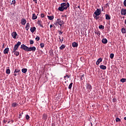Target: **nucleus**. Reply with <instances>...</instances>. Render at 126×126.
<instances>
[{
  "label": "nucleus",
  "instance_id": "f257e3e1",
  "mask_svg": "<svg viewBox=\"0 0 126 126\" xmlns=\"http://www.w3.org/2000/svg\"><path fill=\"white\" fill-rule=\"evenodd\" d=\"M69 7V3H62L61 4V6L58 8V10L60 11H63L64 10L67 9V8Z\"/></svg>",
  "mask_w": 126,
  "mask_h": 126
},
{
  "label": "nucleus",
  "instance_id": "f03ea898",
  "mask_svg": "<svg viewBox=\"0 0 126 126\" xmlns=\"http://www.w3.org/2000/svg\"><path fill=\"white\" fill-rule=\"evenodd\" d=\"M21 49H23L24 51H26L27 52H29V47L25 45V44H22L21 45Z\"/></svg>",
  "mask_w": 126,
  "mask_h": 126
},
{
  "label": "nucleus",
  "instance_id": "7ed1b4c3",
  "mask_svg": "<svg viewBox=\"0 0 126 126\" xmlns=\"http://www.w3.org/2000/svg\"><path fill=\"white\" fill-rule=\"evenodd\" d=\"M21 49H23L24 51H26L27 52H29V47L25 45V44H22L21 45Z\"/></svg>",
  "mask_w": 126,
  "mask_h": 126
},
{
  "label": "nucleus",
  "instance_id": "20e7f679",
  "mask_svg": "<svg viewBox=\"0 0 126 126\" xmlns=\"http://www.w3.org/2000/svg\"><path fill=\"white\" fill-rule=\"evenodd\" d=\"M58 24H59V25H60L61 27H62L63 24H64V22H63V21H62L61 20V19H57V22L55 24V25H57Z\"/></svg>",
  "mask_w": 126,
  "mask_h": 126
},
{
  "label": "nucleus",
  "instance_id": "39448f33",
  "mask_svg": "<svg viewBox=\"0 0 126 126\" xmlns=\"http://www.w3.org/2000/svg\"><path fill=\"white\" fill-rule=\"evenodd\" d=\"M93 14L96 15V16H99L101 14V9L97 8Z\"/></svg>",
  "mask_w": 126,
  "mask_h": 126
},
{
  "label": "nucleus",
  "instance_id": "423d86ee",
  "mask_svg": "<svg viewBox=\"0 0 126 126\" xmlns=\"http://www.w3.org/2000/svg\"><path fill=\"white\" fill-rule=\"evenodd\" d=\"M86 87L88 90H90V91H91V90H92V87L91 86V85H90V84L89 83L86 84Z\"/></svg>",
  "mask_w": 126,
  "mask_h": 126
},
{
  "label": "nucleus",
  "instance_id": "0eeeda50",
  "mask_svg": "<svg viewBox=\"0 0 126 126\" xmlns=\"http://www.w3.org/2000/svg\"><path fill=\"white\" fill-rule=\"evenodd\" d=\"M121 15H126V9L122 8L121 11Z\"/></svg>",
  "mask_w": 126,
  "mask_h": 126
},
{
  "label": "nucleus",
  "instance_id": "6e6552de",
  "mask_svg": "<svg viewBox=\"0 0 126 126\" xmlns=\"http://www.w3.org/2000/svg\"><path fill=\"white\" fill-rule=\"evenodd\" d=\"M31 51L35 52L36 51V47L34 46L29 47V52H31Z\"/></svg>",
  "mask_w": 126,
  "mask_h": 126
},
{
  "label": "nucleus",
  "instance_id": "1a4fd4ad",
  "mask_svg": "<svg viewBox=\"0 0 126 126\" xmlns=\"http://www.w3.org/2000/svg\"><path fill=\"white\" fill-rule=\"evenodd\" d=\"M11 36L13 39H16V36H17V33L16 32H14L11 33Z\"/></svg>",
  "mask_w": 126,
  "mask_h": 126
},
{
  "label": "nucleus",
  "instance_id": "9d476101",
  "mask_svg": "<svg viewBox=\"0 0 126 126\" xmlns=\"http://www.w3.org/2000/svg\"><path fill=\"white\" fill-rule=\"evenodd\" d=\"M37 24L39 25V26L41 27V28H44V26H43V23L42 22V21L38 20L37 21Z\"/></svg>",
  "mask_w": 126,
  "mask_h": 126
},
{
  "label": "nucleus",
  "instance_id": "9b49d317",
  "mask_svg": "<svg viewBox=\"0 0 126 126\" xmlns=\"http://www.w3.org/2000/svg\"><path fill=\"white\" fill-rule=\"evenodd\" d=\"M21 23L22 25H25L26 24V20L24 18H23L21 20Z\"/></svg>",
  "mask_w": 126,
  "mask_h": 126
},
{
  "label": "nucleus",
  "instance_id": "f8f14e48",
  "mask_svg": "<svg viewBox=\"0 0 126 126\" xmlns=\"http://www.w3.org/2000/svg\"><path fill=\"white\" fill-rule=\"evenodd\" d=\"M72 46L73 48H77V47H78V43L74 42L72 43Z\"/></svg>",
  "mask_w": 126,
  "mask_h": 126
},
{
  "label": "nucleus",
  "instance_id": "ddd939ff",
  "mask_svg": "<svg viewBox=\"0 0 126 126\" xmlns=\"http://www.w3.org/2000/svg\"><path fill=\"white\" fill-rule=\"evenodd\" d=\"M42 119L44 121H46L48 119V115L46 113H44L42 115Z\"/></svg>",
  "mask_w": 126,
  "mask_h": 126
},
{
  "label": "nucleus",
  "instance_id": "4468645a",
  "mask_svg": "<svg viewBox=\"0 0 126 126\" xmlns=\"http://www.w3.org/2000/svg\"><path fill=\"white\" fill-rule=\"evenodd\" d=\"M102 61H103L102 58H100L99 59H98L96 63V65H98V64H100V63H101Z\"/></svg>",
  "mask_w": 126,
  "mask_h": 126
},
{
  "label": "nucleus",
  "instance_id": "2eb2a0df",
  "mask_svg": "<svg viewBox=\"0 0 126 126\" xmlns=\"http://www.w3.org/2000/svg\"><path fill=\"white\" fill-rule=\"evenodd\" d=\"M19 71H20V70L19 69H15L14 72V76H16V75H17V73L19 72Z\"/></svg>",
  "mask_w": 126,
  "mask_h": 126
},
{
  "label": "nucleus",
  "instance_id": "dca6fc26",
  "mask_svg": "<svg viewBox=\"0 0 126 126\" xmlns=\"http://www.w3.org/2000/svg\"><path fill=\"white\" fill-rule=\"evenodd\" d=\"M37 18H38V17L36 15V14H32V20H35V19H37Z\"/></svg>",
  "mask_w": 126,
  "mask_h": 126
},
{
  "label": "nucleus",
  "instance_id": "f3484780",
  "mask_svg": "<svg viewBox=\"0 0 126 126\" xmlns=\"http://www.w3.org/2000/svg\"><path fill=\"white\" fill-rule=\"evenodd\" d=\"M8 52H9V48L8 47L5 48L3 51L4 54H8Z\"/></svg>",
  "mask_w": 126,
  "mask_h": 126
},
{
  "label": "nucleus",
  "instance_id": "a211bd4d",
  "mask_svg": "<svg viewBox=\"0 0 126 126\" xmlns=\"http://www.w3.org/2000/svg\"><path fill=\"white\" fill-rule=\"evenodd\" d=\"M99 67L101 69H103V70L107 69V67L104 65H100Z\"/></svg>",
  "mask_w": 126,
  "mask_h": 126
},
{
  "label": "nucleus",
  "instance_id": "6ab92c4d",
  "mask_svg": "<svg viewBox=\"0 0 126 126\" xmlns=\"http://www.w3.org/2000/svg\"><path fill=\"white\" fill-rule=\"evenodd\" d=\"M105 19H106V20H110V19H111V16L109 14H105Z\"/></svg>",
  "mask_w": 126,
  "mask_h": 126
},
{
  "label": "nucleus",
  "instance_id": "aec40b11",
  "mask_svg": "<svg viewBox=\"0 0 126 126\" xmlns=\"http://www.w3.org/2000/svg\"><path fill=\"white\" fill-rule=\"evenodd\" d=\"M31 32H32V33H33L35 32V31H36V28L35 27L31 28Z\"/></svg>",
  "mask_w": 126,
  "mask_h": 126
},
{
  "label": "nucleus",
  "instance_id": "412c9836",
  "mask_svg": "<svg viewBox=\"0 0 126 126\" xmlns=\"http://www.w3.org/2000/svg\"><path fill=\"white\" fill-rule=\"evenodd\" d=\"M49 55H50L51 57H53V56H54V51L52 49L49 50Z\"/></svg>",
  "mask_w": 126,
  "mask_h": 126
},
{
  "label": "nucleus",
  "instance_id": "4be33fe9",
  "mask_svg": "<svg viewBox=\"0 0 126 126\" xmlns=\"http://www.w3.org/2000/svg\"><path fill=\"white\" fill-rule=\"evenodd\" d=\"M101 41L103 44H107V43H108V40H107L106 38H103Z\"/></svg>",
  "mask_w": 126,
  "mask_h": 126
},
{
  "label": "nucleus",
  "instance_id": "5701e85b",
  "mask_svg": "<svg viewBox=\"0 0 126 126\" xmlns=\"http://www.w3.org/2000/svg\"><path fill=\"white\" fill-rule=\"evenodd\" d=\"M94 33L95 34H96L97 35H98L99 37H100L101 35V32H100V31H97L96 32H94Z\"/></svg>",
  "mask_w": 126,
  "mask_h": 126
},
{
  "label": "nucleus",
  "instance_id": "b1692460",
  "mask_svg": "<svg viewBox=\"0 0 126 126\" xmlns=\"http://www.w3.org/2000/svg\"><path fill=\"white\" fill-rule=\"evenodd\" d=\"M47 17H48L49 20H53V19H54V15L47 16Z\"/></svg>",
  "mask_w": 126,
  "mask_h": 126
},
{
  "label": "nucleus",
  "instance_id": "393cba45",
  "mask_svg": "<svg viewBox=\"0 0 126 126\" xmlns=\"http://www.w3.org/2000/svg\"><path fill=\"white\" fill-rule=\"evenodd\" d=\"M29 27H30V24L27 23L26 26V29L27 31H28V30H29Z\"/></svg>",
  "mask_w": 126,
  "mask_h": 126
},
{
  "label": "nucleus",
  "instance_id": "a878e982",
  "mask_svg": "<svg viewBox=\"0 0 126 126\" xmlns=\"http://www.w3.org/2000/svg\"><path fill=\"white\" fill-rule=\"evenodd\" d=\"M121 32H122V33H123V34H126V29L124 28H122L121 29Z\"/></svg>",
  "mask_w": 126,
  "mask_h": 126
},
{
  "label": "nucleus",
  "instance_id": "bb28decb",
  "mask_svg": "<svg viewBox=\"0 0 126 126\" xmlns=\"http://www.w3.org/2000/svg\"><path fill=\"white\" fill-rule=\"evenodd\" d=\"M18 106V104L14 102L12 104V106L13 107V108H15V107H17Z\"/></svg>",
  "mask_w": 126,
  "mask_h": 126
},
{
  "label": "nucleus",
  "instance_id": "cd10ccee",
  "mask_svg": "<svg viewBox=\"0 0 126 126\" xmlns=\"http://www.w3.org/2000/svg\"><path fill=\"white\" fill-rule=\"evenodd\" d=\"M22 72H23V73H26L27 72V68L22 69Z\"/></svg>",
  "mask_w": 126,
  "mask_h": 126
},
{
  "label": "nucleus",
  "instance_id": "c85d7f7f",
  "mask_svg": "<svg viewBox=\"0 0 126 126\" xmlns=\"http://www.w3.org/2000/svg\"><path fill=\"white\" fill-rule=\"evenodd\" d=\"M64 48H65V45L64 44H63L61 46V47L59 48L60 50H64Z\"/></svg>",
  "mask_w": 126,
  "mask_h": 126
},
{
  "label": "nucleus",
  "instance_id": "c756f323",
  "mask_svg": "<svg viewBox=\"0 0 126 126\" xmlns=\"http://www.w3.org/2000/svg\"><path fill=\"white\" fill-rule=\"evenodd\" d=\"M20 45H21V42L18 41L17 44L16 45H15V46L16 47H17L18 48H19V46H20Z\"/></svg>",
  "mask_w": 126,
  "mask_h": 126
},
{
  "label": "nucleus",
  "instance_id": "7c9ffc66",
  "mask_svg": "<svg viewBox=\"0 0 126 126\" xmlns=\"http://www.w3.org/2000/svg\"><path fill=\"white\" fill-rule=\"evenodd\" d=\"M93 16L94 19H96V20H98V19H99V17H98V16H96V15L93 14Z\"/></svg>",
  "mask_w": 126,
  "mask_h": 126
},
{
  "label": "nucleus",
  "instance_id": "2f4dec72",
  "mask_svg": "<svg viewBox=\"0 0 126 126\" xmlns=\"http://www.w3.org/2000/svg\"><path fill=\"white\" fill-rule=\"evenodd\" d=\"M121 82H122V83H124L126 82V78H122L120 80Z\"/></svg>",
  "mask_w": 126,
  "mask_h": 126
},
{
  "label": "nucleus",
  "instance_id": "473e14b6",
  "mask_svg": "<svg viewBox=\"0 0 126 126\" xmlns=\"http://www.w3.org/2000/svg\"><path fill=\"white\" fill-rule=\"evenodd\" d=\"M115 55H114V54L113 53H111L110 55V58L111 60H113V59H114V57Z\"/></svg>",
  "mask_w": 126,
  "mask_h": 126
},
{
  "label": "nucleus",
  "instance_id": "72a5a7b5",
  "mask_svg": "<svg viewBox=\"0 0 126 126\" xmlns=\"http://www.w3.org/2000/svg\"><path fill=\"white\" fill-rule=\"evenodd\" d=\"M6 73L7 74H9L10 73V69H9V68L6 69Z\"/></svg>",
  "mask_w": 126,
  "mask_h": 126
},
{
  "label": "nucleus",
  "instance_id": "f704fd0d",
  "mask_svg": "<svg viewBox=\"0 0 126 126\" xmlns=\"http://www.w3.org/2000/svg\"><path fill=\"white\" fill-rule=\"evenodd\" d=\"M59 39L60 42H61V43H63V37H62V39L61 38V36H59Z\"/></svg>",
  "mask_w": 126,
  "mask_h": 126
},
{
  "label": "nucleus",
  "instance_id": "c9c22d12",
  "mask_svg": "<svg viewBox=\"0 0 126 126\" xmlns=\"http://www.w3.org/2000/svg\"><path fill=\"white\" fill-rule=\"evenodd\" d=\"M73 84V83H71L69 86H68V89H71L72 87V85Z\"/></svg>",
  "mask_w": 126,
  "mask_h": 126
},
{
  "label": "nucleus",
  "instance_id": "e433bc0d",
  "mask_svg": "<svg viewBox=\"0 0 126 126\" xmlns=\"http://www.w3.org/2000/svg\"><path fill=\"white\" fill-rule=\"evenodd\" d=\"M15 56H16V57H18L19 56V52L16 51L14 53Z\"/></svg>",
  "mask_w": 126,
  "mask_h": 126
},
{
  "label": "nucleus",
  "instance_id": "4c0bfd02",
  "mask_svg": "<svg viewBox=\"0 0 126 126\" xmlns=\"http://www.w3.org/2000/svg\"><path fill=\"white\" fill-rule=\"evenodd\" d=\"M40 47L43 49V48H44V47H45V44H44L43 43H41L40 44Z\"/></svg>",
  "mask_w": 126,
  "mask_h": 126
},
{
  "label": "nucleus",
  "instance_id": "58836bf2",
  "mask_svg": "<svg viewBox=\"0 0 126 126\" xmlns=\"http://www.w3.org/2000/svg\"><path fill=\"white\" fill-rule=\"evenodd\" d=\"M63 17H64V18L65 19V20H66V19L67 18V16H66V15H62L61 16V18H63Z\"/></svg>",
  "mask_w": 126,
  "mask_h": 126
},
{
  "label": "nucleus",
  "instance_id": "ea45409f",
  "mask_svg": "<svg viewBox=\"0 0 126 126\" xmlns=\"http://www.w3.org/2000/svg\"><path fill=\"white\" fill-rule=\"evenodd\" d=\"M118 122H121V119L117 117L116 118V122L118 123Z\"/></svg>",
  "mask_w": 126,
  "mask_h": 126
},
{
  "label": "nucleus",
  "instance_id": "a19ab883",
  "mask_svg": "<svg viewBox=\"0 0 126 126\" xmlns=\"http://www.w3.org/2000/svg\"><path fill=\"white\" fill-rule=\"evenodd\" d=\"M66 77H67V78H69V77H70V76L66 75L65 76H64V79H65V80H66Z\"/></svg>",
  "mask_w": 126,
  "mask_h": 126
},
{
  "label": "nucleus",
  "instance_id": "79ce46f5",
  "mask_svg": "<svg viewBox=\"0 0 126 126\" xmlns=\"http://www.w3.org/2000/svg\"><path fill=\"white\" fill-rule=\"evenodd\" d=\"M99 29H104V27L103 25H100L98 27Z\"/></svg>",
  "mask_w": 126,
  "mask_h": 126
},
{
  "label": "nucleus",
  "instance_id": "37998d69",
  "mask_svg": "<svg viewBox=\"0 0 126 126\" xmlns=\"http://www.w3.org/2000/svg\"><path fill=\"white\" fill-rule=\"evenodd\" d=\"M30 45H33V44H34V41L33 40H30Z\"/></svg>",
  "mask_w": 126,
  "mask_h": 126
},
{
  "label": "nucleus",
  "instance_id": "c03bdc74",
  "mask_svg": "<svg viewBox=\"0 0 126 126\" xmlns=\"http://www.w3.org/2000/svg\"><path fill=\"white\" fill-rule=\"evenodd\" d=\"M15 3H16V1H15V0H13L11 4H13L14 5H15Z\"/></svg>",
  "mask_w": 126,
  "mask_h": 126
},
{
  "label": "nucleus",
  "instance_id": "a18cd8bd",
  "mask_svg": "<svg viewBox=\"0 0 126 126\" xmlns=\"http://www.w3.org/2000/svg\"><path fill=\"white\" fill-rule=\"evenodd\" d=\"M84 79V74H83L81 76L80 80H83Z\"/></svg>",
  "mask_w": 126,
  "mask_h": 126
},
{
  "label": "nucleus",
  "instance_id": "49530a36",
  "mask_svg": "<svg viewBox=\"0 0 126 126\" xmlns=\"http://www.w3.org/2000/svg\"><path fill=\"white\" fill-rule=\"evenodd\" d=\"M26 120H29V119H30V116H29V115H28V114H27L26 116Z\"/></svg>",
  "mask_w": 126,
  "mask_h": 126
},
{
  "label": "nucleus",
  "instance_id": "de8ad7c7",
  "mask_svg": "<svg viewBox=\"0 0 126 126\" xmlns=\"http://www.w3.org/2000/svg\"><path fill=\"white\" fill-rule=\"evenodd\" d=\"M35 40L36 41H39L40 40V37H39L38 36H36Z\"/></svg>",
  "mask_w": 126,
  "mask_h": 126
},
{
  "label": "nucleus",
  "instance_id": "09e8293b",
  "mask_svg": "<svg viewBox=\"0 0 126 126\" xmlns=\"http://www.w3.org/2000/svg\"><path fill=\"white\" fill-rule=\"evenodd\" d=\"M40 17H41V18H44V17H45V14L43 13L41 14Z\"/></svg>",
  "mask_w": 126,
  "mask_h": 126
},
{
  "label": "nucleus",
  "instance_id": "8fccbe9b",
  "mask_svg": "<svg viewBox=\"0 0 126 126\" xmlns=\"http://www.w3.org/2000/svg\"><path fill=\"white\" fill-rule=\"evenodd\" d=\"M124 6L126 7V0H125L123 2Z\"/></svg>",
  "mask_w": 126,
  "mask_h": 126
},
{
  "label": "nucleus",
  "instance_id": "3c124183",
  "mask_svg": "<svg viewBox=\"0 0 126 126\" xmlns=\"http://www.w3.org/2000/svg\"><path fill=\"white\" fill-rule=\"evenodd\" d=\"M14 49L17 50H18V47L16 46V45H14Z\"/></svg>",
  "mask_w": 126,
  "mask_h": 126
},
{
  "label": "nucleus",
  "instance_id": "603ef678",
  "mask_svg": "<svg viewBox=\"0 0 126 126\" xmlns=\"http://www.w3.org/2000/svg\"><path fill=\"white\" fill-rule=\"evenodd\" d=\"M16 49H13V51H12V54H13V53H16Z\"/></svg>",
  "mask_w": 126,
  "mask_h": 126
},
{
  "label": "nucleus",
  "instance_id": "864d4df0",
  "mask_svg": "<svg viewBox=\"0 0 126 126\" xmlns=\"http://www.w3.org/2000/svg\"><path fill=\"white\" fill-rule=\"evenodd\" d=\"M16 49H13V51H12V54H13V53H16Z\"/></svg>",
  "mask_w": 126,
  "mask_h": 126
},
{
  "label": "nucleus",
  "instance_id": "5fc2aeb1",
  "mask_svg": "<svg viewBox=\"0 0 126 126\" xmlns=\"http://www.w3.org/2000/svg\"><path fill=\"white\" fill-rule=\"evenodd\" d=\"M63 32L62 31H59V35H63Z\"/></svg>",
  "mask_w": 126,
  "mask_h": 126
},
{
  "label": "nucleus",
  "instance_id": "6e6d98bb",
  "mask_svg": "<svg viewBox=\"0 0 126 126\" xmlns=\"http://www.w3.org/2000/svg\"><path fill=\"white\" fill-rule=\"evenodd\" d=\"M116 101H117V99L116 98L113 99V102H116Z\"/></svg>",
  "mask_w": 126,
  "mask_h": 126
},
{
  "label": "nucleus",
  "instance_id": "4d7b16f0",
  "mask_svg": "<svg viewBox=\"0 0 126 126\" xmlns=\"http://www.w3.org/2000/svg\"><path fill=\"white\" fill-rule=\"evenodd\" d=\"M33 1L35 2V3H37V0H32Z\"/></svg>",
  "mask_w": 126,
  "mask_h": 126
},
{
  "label": "nucleus",
  "instance_id": "13d9d810",
  "mask_svg": "<svg viewBox=\"0 0 126 126\" xmlns=\"http://www.w3.org/2000/svg\"><path fill=\"white\" fill-rule=\"evenodd\" d=\"M50 28H52V27H53V25H50Z\"/></svg>",
  "mask_w": 126,
  "mask_h": 126
},
{
  "label": "nucleus",
  "instance_id": "bf43d9fd",
  "mask_svg": "<svg viewBox=\"0 0 126 126\" xmlns=\"http://www.w3.org/2000/svg\"><path fill=\"white\" fill-rule=\"evenodd\" d=\"M77 8H79V9H80V6H77Z\"/></svg>",
  "mask_w": 126,
  "mask_h": 126
},
{
  "label": "nucleus",
  "instance_id": "052dcab7",
  "mask_svg": "<svg viewBox=\"0 0 126 126\" xmlns=\"http://www.w3.org/2000/svg\"><path fill=\"white\" fill-rule=\"evenodd\" d=\"M4 44H3L2 45V48H4Z\"/></svg>",
  "mask_w": 126,
  "mask_h": 126
},
{
  "label": "nucleus",
  "instance_id": "680f3d73",
  "mask_svg": "<svg viewBox=\"0 0 126 126\" xmlns=\"http://www.w3.org/2000/svg\"><path fill=\"white\" fill-rule=\"evenodd\" d=\"M125 24L126 25V19L125 20Z\"/></svg>",
  "mask_w": 126,
  "mask_h": 126
},
{
  "label": "nucleus",
  "instance_id": "e2e57ef3",
  "mask_svg": "<svg viewBox=\"0 0 126 126\" xmlns=\"http://www.w3.org/2000/svg\"><path fill=\"white\" fill-rule=\"evenodd\" d=\"M4 124H6V121L4 120Z\"/></svg>",
  "mask_w": 126,
  "mask_h": 126
},
{
  "label": "nucleus",
  "instance_id": "0e129e2a",
  "mask_svg": "<svg viewBox=\"0 0 126 126\" xmlns=\"http://www.w3.org/2000/svg\"><path fill=\"white\" fill-rule=\"evenodd\" d=\"M99 18H100V20H101V19H102V17H99Z\"/></svg>",
  "mask_w": 126,
  "mask_h": 126
},
{
  "label": "nucleus",
  "instance_id": "69168bd1",
  "mask_svg": "<svg viewBox=\"0 0 126 126\" xmlns=\"http://www.w3.org/2000/svg\"><path fill=\"white\" fill-rule=\"evenodd\" d=\"M103 10L104 9L103 8V7H102V11H103Z\"/></svg>",
  "mask_w": 126,
  "mask_h": 126
},
{
  "label": "nucleus",
  "instance_id": "338daca9",
  "mask_svg": "<svg viewBox=\"0 0 126 126\" xmlns=\"http://www.w3.org/2000/svg\"><path fill=\"white\" fill-rule=\"evenodd\" d=\"M62 19H64V17H63Z\"/></svg>",
  "mask_w": 126,
  "mask_h": 126
},
{
  "label": "nucleus",
  "instance_id": "774afa93",
  "mask_svg": "<svg viewBox=\"0 0 126 126\" xmlns=\"http://www.w3.org/2000/svg\"><path fill=\"white\" fill-rule=\"evenodd\" d=\"M19 116H21V113L19 114Z\"/></svg>",
  "mask_w": 126,
  "mask_h": 126
}]
</instances>
